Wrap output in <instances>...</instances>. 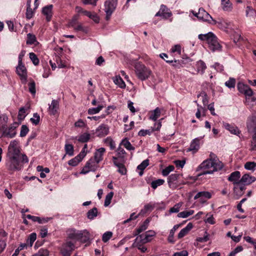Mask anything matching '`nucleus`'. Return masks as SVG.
<instances>
[{
    "label": "nucleus",
    "instance_id": "63",
    "mask_svg": "<svg viewBox=\"0 0 256 256\" xmlns=\"http://www.w3.org/2000/svg\"><path fill=\"white\" fill-rule=\"evenodd\" d=\"M49 252L46 249L40 248L38 252L32 256H48Z\"/></svg>",
    "mask_w": 256,
    "mask_h": 256
},
{
    "label": "nucleus",
    "instance_id": "29",
    "mask_svg": "<svg viewBox=\"0 0 256 256\" xmlns=\"http://www.w3.org/2000/svg\"><path fill=\"white\" fill-rule=\"evenodd\" d=\"M240 176V172L238 171H236L232 172L229 177L228 180L230 182H232L234 184H240L239 179Z\"/></svg>",
    "mask_w": 256,
    "mask_h": 256
},
{
    "label": "nucleus",
    "instance_id": "43",
    "mask_svg": "<svg viewBox=\"0 0 256 256\" xmlns=\"http://www.w3.org/2000/svg\"><path fill=\"white\" fill-rule=\"evenodd\" d=\"M71 27L77 32L80 31L84 32H88L87 28L83 26L82 24L79 22L74 25L73 24V26Z\"/></svg>",
    "mask_w": 256,
    "mask_h": 256
},
{
    "label": "nucleus",
    "instance_id": "20",
    "mask_svg": "<svg viewBox=\"0 0 256 256\" xmlns=\"http://www.w3.org/2000/svg\"><path fill=\"white\" fill-rule=\"evenodd\" d=\"M180 176V174H173L168 177V182L170 188H174L176 187V182L179 178Z\"/></svg>",
    "mask_w": 256,
    "mask_h": 256
},
{
    "label": "nucleus",
    "instance_id": "14",
    "mask_svg": "<svg viewBox=\"0 0 256 256\" xmlns=\"http://www.w3.org/2000/svg\"><path fill=\"white\" fill-rule=\"evenodd\" d=\"M238 91L246 96H250L253 94V92L252 88L248 85L245 84L242 82H239L238 84Z\"/></svg>",
    "mask_w": 256,
    "mask_h": 256
},
{
    "label": "nucleus",
    "instance_id": "23",
    "mask_svg": "<svg viewBox=\"0 0 256 256\" xmlns=\"http://www.w3.org/2000/svg\"><path fill=\"white\" fill-rule=\"evenodd\" d=\"M52 4H50L44 6L42 10V14L46 16L47 21H50L52 15Z\"/></svg>",
    "mask_w": 256,
    "mask_h": 256
},
{
    "label": "nucleus",
    "instance_id": "58",
    "mask_svg": "<svg viewBox=\"0 0 256 256\" xmlns=\"http://www.w3.org/2000/svg\"><path fill=\"white\" fill-rule=\"evenodd\" d=\"M174 168L173 166H169L166 168H164V170H162V174L164 176H167L170 172H172L174 170Z\"/></svg>",
    "mask_w": 256,
    "mask_h": 256
},
{
    "label": "nucleus",
    "instance_id": "53",
    "mask_svg": "<svg viewBox=\"0 0 256 256\" xmlns=\"http://www.w3.org/2000/svg\"><path fill=\"white\" fill-rule=\"evenodd\" d=\"M164 180L162 179H158L156 180L152 181L151 183V186L152 188L155 190L158 186H160L164 183Z\"/></svg>",
    "mask_w": 256,
    "mask_h": 256
},
{
    "label": "nucleus",
    "instance_id": "48",
    "mask_svg": "<svg viewBox=\"0 0 256 256\" xmlns=\"http://www.w3.org/2000/svg\"><path fill=\"white\" fill-rule=\"evenodd\" d=\"M98 215V210L96 208H93L90 210L87 213V217L90 220L94 219Z\"/></svg>",
    "mask_w": 256,
    "mask_h": 256
},
{
    "label": "nucleus",
    "instance_id": "42",
    "mask_svg": "<svg viewBox=\"0 0 256 256\" xmlns=\"http://www.w3.org/2000/svg\"><path fill=\"white\" fill-rule=\"evenodd\" d=\"M194 210H185L182 212H180L178 214V218H186L188 217L189 216L193 214H194Z\"/></svg>",
    "mask_w": 256,
    "mask_h": 256
},
{
    "label": "nucleus",
    "instance_id": "3",
    "mask_svg": "<svg viewBox=\"0 0 256 256\" xmlns=\"http://www.w3.org/2000/svg\"><path fill=\"white\" fill-rule=\"evenodd\" d=\"M20 154H8L6 166L10 171L18 170L21 168Z\"/></svg>",
    "mask_w": 256,
    "mask_h": 256
},
{
    "label": "nucleus",
    "instance_id": "35",
    "mask_svg": "<svg viewBox=\"0 0 256 256\" xmlns=\"http://www.w3.org/2000/svg\"><path fill=\"white\" fill-rule=\"evenodd\" d=\"M116 158H114V164L118 168V172L122 174H126V168H125L124 162H117L116 161Z\"/></svg>",
    "mask_w": 256,
    "mask_h": 256
},
{
    "label": "nucleus",
    "instance_id": "34",
    "mask_svg": "<svg viewBox=\"0 0 256 256\" xmlns=\"http://www.w3.org/2000/svg\"><path fill=\"white\" fill-rule=\"evenodd\" d=\"M222 10L225 12H231L232 10V4L230 0H222Z\"/></svg>",
    "mask_w": 256,
    "mask_h": 256
},
{
    "label": "nucleus",
    "instance_id": "57",
    "mask_svg": "<svg viewBox=\"0 0 256 256\" xmlns=\"http://www.w3.org/2000/svg\"><path fill=\"white\" fill-rule=\"evenodd\" d=\"M82 160L77 156L70 160L68 164L72 166H76Z\"/></svg>",
    "mask_w": 256,
    "mask_h": 256
},
{
    "label": "nucleus",
    "instance_id": "54",
    "mask_svg": "<svg viewBox=\"0 0 256 256\" xmlns=\"http://www.w3.org/2000/svg\"><path fill=\"white\" fill-rule=\"evenodd\" d=\"M113 196H114V192H109L106 196V198H105V200H104V206H108L110 204Z\"/></svg>",
    "mask_w": 256,
    "mask_h": 256
},
{
    "label": "nucleus",
    "instance_id": "36",
    "mask_svg": "<svg viewBox=\"0 0 256 256\" xmlns=\"http://www.w3.org/2000/svg\"><path fill=\"white\" fill-rule=\"evenodd\" d=\"M196 68L198 72L203 74L206 68V64L202 60L198 61L196 64Z\"/></svg>",
    "mask_w": 256,
    "mask_h": 256
},
{
    "label": "nucleus",
    "instance_id": "18",
    "mask_svg": "<svg viewBox=\"0 0 256 256\" xmlns=\"http://www.w3.org/2000/svg\"><path fill=\"white\" fill-rule=\"evenodd\" d=\"M126 154V151L122 148L120 146L116 150V154L115 156H112V160L114 162V158H116V161L117 162H124V158Z\"/></svg>",
    "mask_w": 256,
    "mask_h": 256
},
{
    "label": "nucleus",
    "instance_id": "37",
    "mask_svg": "<svg viewBox=\"0 0 256 256\" xmlns=\"http://www.w3.org/2000/svg\"><path fill=\"white\" fill-rule=\"evenodd\" d=\"M149 165V160L148 159L145 160L137 166V169L140 170L138 172L139 175L142 176L144 172L143 170Z\"/></svg>",
    "mask_w": 256,
    "mask_h": 256
},
{
    "label": "nucleus",
    "instance_id": "61",
    "mask_svg": "<svg viewBox=\"0 0 256 256\" xmlns=\"http://www.w3.org/2000/svg\"><path fill=\"white\" fill-rule=\"evenodd\" d=\"M29 55L30 58V60L32 61V63L35 66L38 65L39 64V60L37 58L36 56V54L34 52H30V53Z\"/></svg>",
    "mask_w": 256,
    "mask_h": 256
},
{
    "label": "nucleus",
    "instance_id": "52",
    "mask_svg": "<svg viewBox=\"0 0 256 256\" xmlns=\"http://www.w3.org/2000/svg\"><path fill=\"white\" fill-rule=\"evenodd\" d=\"M36 42V37L34 34H28L27 35L26 44H34Z\"/></svg>",
    "mask_w": 256,
    "mask_h": 256
},
{
    "label": "nucleus",
    "instance_id": "22",
    "mask_svg": "<svg viewBox=\"0 0 256 256\" xmlns=\"http://www.w3.org/2000/svg\"><path fill=\"white\" fill-rule=\"evenodd\" d=\"M248 130H254L256 129V116L252 115L249 116L246 122Z\"/></svg>",
    "mask_w": 256,
    "mask_h": 256
},
{
    "label": "nucleus",
    "instance_id": "55",
    "mask_svg": "<svg viewBox=\"0 0 256 256\" xmlns=\"http://www.w3.org/2000/svg\"><path fill=\"white\" fill-rule=\"evenodd\" d=\"M163 118H161L158 121H156L154 124V126L153 127H152L151 128L152 130V132L154 131H160L161 127H162V121Z\"/></svg>",
    "mask_w": 256,
    "mask_h": 256
},
{
    "label": "nucleus",
    "instance_id": "21",
    "mask_svg": "<svg viewBox=\"0 0 256 256\" xmlns=\"http://www.w3.org/2000/svg\"><path fill=\"white\" fill-rule=\"evenodd\" d=\"M209 48L213 52L216 50H221L222 46L219 44L218 38L214 35V38H212V40L208 43Z\"/></svg>",
    "mask_w": 256,
    "mask_h": 256
},
{
    "label": "nucleus",
    "instance_id": "56",
    "mask_svg": "<svg viewBox=\"0 0 256 256\" xmlns=\"http://www.w3.org/2000/svg\"><path fill=\"white\" fill-rule=\"evenodd\" d=\"M182 206V203L179 202L176 204L172 208L169 210L170 214L176 213L180 210V207Z\"/></svg>",
    "mask_w": 256,
    "mask_h": 256
},
{
    "label": "nucleus",
    "instance_id": "12",
    "mask_svg": "<svg viewBox=\"0 0 256 256\" xmlns=\"http://www.w3.org/2000/svg\"><path fill=\"white\" fill-rule=\"evenodd\" d=\"M16 72L20 76L22 82L26 84L27 82V71L22 63L18 64L16 67Z\"/></svg>",
    "mask_w": 256,
    "mask_h": 256
},
{
    "label": "nucleus",
    "instance_id": "11",
    "mask_svg": "<svg viewBox=\"0 0 256 256\" xmlns=\"http://www.w3.org/2000/svg\"><path fill=\"white\" fill-rule=\"evenodd\" d=\"M109 132V126L106 124H102L96 129L94 134L98 137L103 138L107 136Z\"/></svg>",
    "mask_w": 256,
    "mask_h": 256
},
{
    "label": "nucleus",
    "instance_id": "9",
    "mask_svg": "<svg viewBox=\"0 0 256 256\" xmlns=\"http://www.w3.org/2000/svg\"><path fill=\"white\" fill-rule=\"evenodd\" d=\"M156 232L154 230H150L146 232L144 234L138 236L136 238V241H140L142 244H146L150 242L153 237L155 236Z\"/></svg>",
    "mask_w": 256,
    "mask_h": 256
},
{
    "label": "nucleus",
    "instance_id": "64",
    "mask_svg": "<svg viewBox=\"0 0 256 256\" xmlns=\"http://www.w3.org/2000/svg\"><path fill=\"white\" fill-rule=\"evenodd\" d=\"M254 134L252 136L251 142L252 150H256V129L254 130Z\"/></svg>",
    "mask_w": 256,
    "mask_h": 256
},
{
    "label": "nucleus",
    "instance_id": "19",
    "mask_svg": "<svg viewBox=\"0 0 256 256\" xmlns=\"http://www.w3.org/2000/svg\"><path fill=\"white\" fill-rule=\"evenodd\" d=\"M256 180V178L254 176H252L248 174H244L240 180V182L244 185H249Z\"/></svg>",
    "mask_w": 256,
    "mask_h": 256
},
{
    "label": "nucleus",
    "instance_id": "33",
    "mask_svg": "<svg viewBox=\"0 0 256 256\" xmlns=\"http://www.w3.org/2000/svg\"><path fill=\"white\" fill-rule=\"evenodd\" d=\"M160 114L161 110L158 107L154 110L150 112V116L149 119L156 122L160 116Z\"/></svg>",
    "mask_w": 256,
    "mask_h": 256
},
{
    "label": "nucleus",
    "instance_id": "7",
    "mask_svg": "<svg viewBox=\"0 0 256 256\" xmlns=\"http://www.w3.org/2000/svg\"><path fill=\"white\" fill-rule=\"evenodd\" d=\"M75 248L74 244L73 242L66 240L62 244L60 250L63 256H70L71 252Z\"/></svg>",
    "mask_w": 256,
    "mask_h": 256
},
{
    "label": "nucleus",
    "instance_id": "40",
    "mask_svg": "<svg viewBox=\"0 0 256 256\" xmlns=\"http://www.w3.org/2000/svg\"><path fill=\"white\" fill-rule=\"evenodd\" d=\"M104 107V105L99 104L96 108H90L88 110V113L90 115L98 114Z\"/></svg>",
    "mask_w": 256,
    "mask_h": 256
},
{
    "label": "nucleus",
    "instance_id": "1",
    "mask_svg": "<svg viewBox=\"0 0 256 256\" xmlns=\"http://www.w3.org/2000/svg\"><path fill=\"white\" fill-rule=\"evenodd\" d=\"M223 166V164L218 160L214 154L211 153L210 158L204 160L198 166L197 171L202 170L198 176L212 174L214 172L220 170Z\"/></svg>",
    "mask_w": 256,
    "mask_h": 256
},
{
    "label": "nucleus",
    "instance_id": "32",
    "mask_svg": "<svg viewBox=\"0 0 256 256\" xmlns=\"http://www.w3.org/2000/svg\"><path fill=\"white\" fill-rule=\"evenodd\" d=\"M79 236L78 240H80L83 242H87L90 238V233L87 230H80L79 232Z\"/></svg>",
    "mask_w": 256,
    "mask_h": 256
},
{
    "label": "nucleus",
    "instance_id": "13",
    "mask_svg": "<svg viewBox=\"0 0 256 256\" xmlns=\"http://www.w3.org/2000/svg\"><path fill=\"white\" fill-rule=\"evenodd\" d=\"M211 197L212 194L210 192L207 191H202L198 192L194 196V199L198 200L200 203L204 204Z\"/></svg>",
    "mask_w": 256,
    "mask_h": 256
},
{
    "label": "nucleus",
    "instance_id": "47",
    "mask_svg": "<svg viewBox=\"0 0 256 256\" xmlns=\"http://www.w3.org/2000/svg\"><path fill=\"white\" fill-rule=\"evenodd\" d=\"M246 16L247 17L254 18L256 16V12L251 7L248 6L246 9Z\"/></svg>",
    "mask_w": 256,
    "mask_h": 256
},
{
    "label": "nucleus",
    "instance_id": "39",
    "mask_svg": "<svg viewBox=\"0 0 256 256\" xmlns=\"http://www.w3.org/2000/svg\"><path fill=\"white\" fill-rule=\"evenodd\" d=\"M180 225L176 224L170 230V234L168 236V242L170 243H174V234L176 230L179 228Z\"/></svg>",
    "mask_w": 256,
    "mask_h": 256
},
{
    "label": "nucleus",
    "instance_id": "51",
    "mask_svg": "<svg viewBox=\"0 0 256 256\" xmlns=\"http://www.w3.org/2000/svg\"><path fill=\"white\" fill-rule=\"evenodd\" d=\"M29 92L32 94L34 95L36 93V84L33 80H30L28 84Z\"/></svg>",
    "mask_w": 256,
    "mask_h": 256
},
{
    "label": "nucleus",
    "instance_id": "24",
    "mask_svg": "<svg viewBox=\"0 0 256 256\" xmlns=\"http://www.w3.org/2000/svg\"><path fill=\"white\" fill-rule=\"evenodd\" d=\"M80 231L75 230H70L68 232V238L66 240H71L75 243L76 240H78Z\"/></svg>",
    "mask_w": 256,
    "mask_h": 256
},
{
    "label": "nucleus",
    "instance_id": "60",
    "mask_svg": "<svg viewBox=\"0 0 256 256\" xmlns=\"http://www.w3.org/2000/svg\"><path fill=\"white\" fill-rule=\"evenodd\" d=\"M152 132L151 128L149 130H141L138 132V134L140 136H144L146 135H150Z\"/></svg>",
    "mask_w": 256,
    "mask_h": 256
},
{
    "label": "nucleus",
    "instance_id": "62",
    "mask_svg": "<svg viewBox=\"0 0 256 256\" xmlns=\"http://www.w3.org/2000/svg\"><path fill=\"white\" fill-rule=\"evenodd\" d=\"M104 142L108 144L111 150H114L116 147L115 142L110 137H108L106 138L104 140Z\"/></svg>",
    "mask_w": 256,
    "mask_h": 256
},
{
    "label": "nucleus",
    "instance_id": "5",
    "mask_svg": "<svg viewBox=\"0 0 256 256\" xmlns=\"http://www.w3.org/2000/svg\"><path fill=\"white\" fill-rule=\"evenodd\" d=\"M99 162L94 160L92 158H90L86 164L84 166L80 172V174H85L90 172H94L99 167Z\"/></svg>",
    "mask_w": 256,
    "mask_h": 256
},
{
    "label": "nucleus",
    "instance_id": "26",
    "mask_svg": "<svg viewBox=\"0 0 256 256\" xmlns=\"http://www.w3.org/2000/svg\"><path fill=\"white\" fill-rule=\"evenodd\" d=\"M59 108V103L56 100H54L49 105L48 112L50 115H54L56 114Z\"/></svg>",
    "mask_w": 256,
    "mask_h": 256
},
{
    "label": "nucleus",
    "instance_id": "59",
    "mask_svg": "<svg viewBox=\"0 0 256 256\" xmlns=\"http://www.w3.org/2000/svg\"><path fill=\"white\" fill-rule=\"evenodd\" d=\"M112 233L111 232H104L102 236V240L104 242H107L112 237Z\"/></svg>",
    "mask_w": 256,
    "mask_h": 256
},
{
    "label": "nucleus",
    "instance_id": "25",
    "mask_svg": "<svg viewBox=\"0 0 256 256\" xmlns=\"http://www.w3.org/2000/svg\"><path fill=\"white\" fill-rule=\"evenodd\" d=\"M18 142L16 140L12 141L8 148V154H20V150L18 147Z\"/></svg>",
    "mask_w": 256,
    "mask_h": 256
},
{
    "label": "nucleus",
    "instance_id": "16",
    "mask_svg": "<svg viewBox=\"0 0 256 256\" xmlns=\"http://www.w3.org/2000/svg\"><path fill=\"white\" fill-rule=\"evenodd\" d=\"M172 13L164 5H161L160 10L156 14V16H161L163 18L167 19L170 17Z\"/></svg>",
    "mask_w": 256,
    "mask_h": 256
},
{
    "label": "nucleus",
    "instance_id": "49",
    "mask_svg": "<svg viewBox=\"0 0 256 256\" xmlns=\"http://www.w3.org/2000/svg\"><path fill=\"white\" fill-rule=\"evenodd\" d=\"M244 166L247 170L254 171L256 167V163L254 162H246Z\"/></svg>",
    "mask_w": 256,
    "mask_h": 256
},
{
    "label": "nucleus",
    "instance_id": "4",
    "mask_svg": "<svg viewBox=\"0 0 256 256\" xmlns=\"http://www.w3.org/2000/svg\"><path fill=\"white\" fill-rule=\"evenodd\" d=\"M136 73L139 79L144 80L149 78L152 72L144 64L137 63L135 66Z\"/></svg>",
    "mask_w": 256,
    "mask_h": 256
},
{
    "label": "nucleus",
    "instance_id": "2",
    "mask_svg": "<svg viewBox=\"0 0 256 256\" xmlns=\"http://www.w3.org/2000/svg\"><path fill=\"white\" fill-rule=\"evenodd\" d=\"M8 122V117L6 114L0 116V138L4 136L8 138H12L16 134V123L12 124L8 128H6Z\"/></svg>",
    "mask_w": 256,
    "mask_h": 256
},
{
    "label": "nucleus",
    "instance_id": "10",
    "mask_svg": "<svg viewBox=\"0 0 256 256\" xmlns=\"http://www.w3.org/2000/svg\"><path fill=\"white\" fill-rule=\"evenodd\" d=\"M192 13L200 20L207 22L209 24H210V22H212L214 20L212 17L204 8H202L199 9L198 12H194L192 11Z\"/></svg>",
    "mask_w": 256,
    "mask_h": 256
},
{
    "label": "nucleus",
    "instance_id": "31",
    "mask_svg": "<svg viewBox=\"0 0 256 256\" xmlns=\"http://www.w3.org/2000/svg\"><path fill=\"white\" fill-rule=\"evenodd\" d=\"M193 225L192 223H188L187 226L183 228L178 233V238H181L186 236L189 232L192 229Z\"/></svg>",
    "mask_w": 256,
    "mask_h": 256
},
{
    "label": "nucleus",
    "instance_id": "8",
    "mask_svg": "<svg viewBox=\"0 0 256 256\" xmlns=\"http://www.w3.org/2000/svg\"><path fill=\"white\" fill-rule=\"evenodd\" d=\"M210 24L216 25L218 28L227 32L229 29L232 28V23L223 19H218V20H213Z\"/></svg>",
    "mask_w": 256,
    "mask_h": 256
},
{
    "label": "nucleus",
    "instance_id": "15",
    "mask_svg": "<svg viewBox=\"0 0 256 256\" xmlns=\"http://www.w3.org/2000/svg\"><path fill=\"white\" fill-rule=\"evenodd\" d=\"M202 138L203 137L200 136L194 139L190 144L188 151L192 152L194 154L197 152L200 148V144Z\"/></svg>",
    "mask_w": 256,
    "mask_h": 256
},
{
    "label": "nucleus",
    "instance_id": "45",
    "mask_svg": "<svg viewBox=\"0 0 256 256\" xmlns=\"http://www.w3.org/2000/svg\"><path fill=\"white\" fill-rule=\"evenodd\" d=\"M204 222L210 224H214L216 222L214 218L211 213H208L206 214V218L204 219Z\"/></svg>",
    "mask_w": 256,
    "mask_h": 256
},
{
    "label": "nucleus",
    "instance_id": "41",
    "mask_svg": "<svg viewBox=\"0 0 256 256\" xmlns=\"http://www.w3.org/2000/svg\"><path fill=\"white\" fill-rule=\"evenodd\" d=\"M64 150L66 154L70 156H72L74 154V146L71 144H66L64 146Z\"/></svg>",
    "mask_w": 256,
    "mask_h": 256
},
{
    "label": "nucleus",
    "instance_id": "27",
    "mask_svg": "<svg viewBox=\"0 0 256 256\" xmlns=\"http://www.w3.org/2000/svg\"><path fill=\"white\" fill-rule=\"evenodd\" d=\"M105 152L106 149L104 148H98L94 152V156L92 158L100 163L102 160L103 156Z\"/></svg>",
    "mask_w": 256,
    "mask_h": 256
},
{
    "label": "nucleus",
    "instance_id": "30",
    "mask_svg": "<svg viewBox=\"0 0 256 256\" xmlns=\"http://www.w3.org/2000/svg\"><path fill=\"white\" fill-rule=\"evenodd\" d=\"M214 34L212 32H208L206 34H200L198 38L201 40H205L208 44L210 41L212 40V38H214Z\"/></svg>",
    "mask_w": 256,
    "mask_h": 256
},
{
    "label": "nucleus",
    "instance_id": "50",
    "mask_svg": "<svg viewBox=\"0 0 256 256\" xmlns=\"http://www.w3.org/2000/svg\"><path fill=\"white\" fill-rule=\"evenodd\" d=\"M90 138V135L88 133H84L80 135L78 138V141L82 142H88Z\"/></svg>",
    "mask_w": 256,
    "mask_h": 256
},
{
    "label": "nucleus",
    "instance_id": "17",
    "mask_svg": "<svg viewBox=\"0 0 256 256\" xmlns=\"http://www.w3.org/2000/svg\"><path fill=\"white\" fill-rule=\"evenodd\" d=\"M222 126L232 134L238 136L240 134V131L239 128L234 124H231L228 122H223Z\"/></svg>",
    "mask_w": 256,
    "mask_h": 256
},
{
    "label": "nucleus",
    "instance_id": "46",
    "mask_svg": "<svg viewBox=\"0 0 256 256\" xmlns=\"http://www.w3.org/2000/svg\"><path fill=\"white\" fill-rule=\"evenodd\" d=\"M149 221L146 220L136 229V234H138L148 228Z\"/></svg>",
    "mask_w": 256,
    "mask_h": 256
},
{
    "label": "nucleus",
    "instance_id": "28",
    "mask_svg": "<svg viewBox=\"0 0 256 256\" xmlns=\"http://www.w3.org/2000/svg\"><path fill=\"white\" fill-rule=\"evenodd\" d=\"M26 218L31 220L34 222H38L39 224H44L48 222L50 220V218H40V217L33 216L30 214L26 215Z\"/></svg>",
    "mask_w": 256,
    "mask_h": 256
},
{
    "label": "nucleus",
    "instance_id": "38",
    "mask_svg": "<svg viewBox=\"0 0 256 256\" xmlns=\"http://www.w3.org/2000/svg\"><path fill=\"white\" fill-rule=\"evenodd\" d=\"M114 83L118 86L120 88H126V85L120 76H116L114 78Z\"/></svg>",
    "mask_w": 256,
    "mask_h": 256
},
{
    "label": "nucleus",
    "instance_id": "6",
    "mask_svg": "<svg viewBox=\"0 0 256 256\" xmlns=\"http://www.w3.org/2000/svg\"><path fill=\"white\" fill-rule=\"evenodd\" d=\"M118 0H106L104 3V11L106 19L109 20L112 14L116 8Z\"/></svg>",
    "mask_w": 256,
    "mask_h": 256
},
{
    "label": "nucleus",
    "instance_id": "44",
    "mask_svg": "<svg viewBox=\"0 0 256 256\" xmlns=\"http://www.w3.org/2000/svg\"><path fill=\"white\" fill-rule=\"evenodd\" d=\"M122 145L128 150H134V148L131 144L130 142L126 138L124 139L120 142V146Z\"/></svg>",
    "mask_w": 256,
    "mask_h": 256
}]
</instances>
